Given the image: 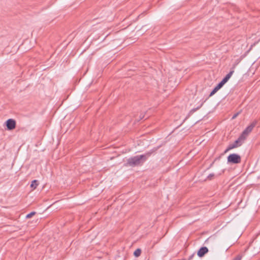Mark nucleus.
Listing matches in <instances>:
<instances>
[{
	"label": "nucleus",
	"instance_id": "9",
	"mask_svg": "<svg viewBox=\"0 0 260 260\" xmlns=\"http://www.w3.org/2000/svg\"><path fill=\"white\" fill-rule=\"evenodd\" d=\"M38 181L36 180H34L31 182V183L30 184V187L32 188L33 189H35L37 188V187L38 185Z\"/></svg>",
	"mask_w": 260,
	"mask_h": 260
},
{
	"label": "nucleus",
	"instance_id": "12",
	"mask_svg": "<svg viewBox=\"0 0 260 260\" xmlns=\"http://www.w3.org/2000/svg\"><path fill=\"white\" fill-rule=\"evenodd\" d=\"M35 214H36V212H30V213L26 215V217L27 218H31L33 215H35Z\"/></svg>",
	"mask_w": 260,
	"mask_h": 260
},
{
	"label": "nucleus",
	"instance_id": "3",
	"mask_svg": "<svg viewBox=\"0 0 260 260\" xmlns=\"http://www.w3.org/2000/svg\"><path fill=\"white\" fill-rule=\"evenodd\" d=\"M244 139L243 138H241V136L239 137V138L236 140L233 144H231L229 145L228 148L224 151V153H226L229 150L233 149L234 148H237L242 145V142L243 141Z\"/></svg>",
	"mask_w": 260,
	"mask_h": 260
},
{
	"label": "nucleus",
	"instance_id": "15",
	"mask_svg": "<svg viewBox=\"0 0 260 260\" xmlns=\"http://www.w3.org/2000/svg\"><path fill=\"white\" fill-rule=\"evenodd\" d=\"M214 176V175H213V174H210V175L208 176V178H211L212 176Z\"/></svg>",
	"mask_w": 260,
	"mask_h": 260
},
{
	"label": "nucleus",
	"instance_id": "8",
	"mask_svg": "<svg viewBox=\"0 0 260 260\" xmlns=\"http://www.w3.org/2000/svg\"><path fill=\"white\" fill-rule=\"evenodd\" d=\"M223 86V84L220 82L213 89V90L211 92L210 94V96H212L214 95L218 90H219L222 86Z\"/></svg>",
	"mask_w": 260,
	"mask_h": 260
},
{
	"label": "nucleus",
	"instance_id": "1",
	"mask_svg": "<svg viewBox=\"0 0 260 260\" xmlns=\"http://www.w3.org/2000/svg\"><path fill=\"white\" fill-rule=\"evenodd\" d=\"M153 152L154 151L151 150L144 154L132 157L127 159V164L131 167L142 165Z\"/></svg>",
	"mask_w": 260,
	"mask_h": 260
},
{
	"label": "nucleus",
	"instance_id": "7",
	"mask_svg": "<svg viewBox=\"0 0 260 260\" xmlns=\"http://www.w3.org/2000/svg\"><path fill=\"white\" fill-rule=\"evenodd\" d=\"M208 252V249L206 247H202L198 251V255L199 257H202Z\"/></svg>",
	"mask_w": 260,
	"mask_h": 260
},
{
	"label": "nucleus",
	"instance_id": "11",
	"mask_svg": "<svg viewBox=\"0 0 260 260\" xmlns=\"http://www.w3.org/2000/svg\"><path fill=\"white\" fill-rule=\"evenodd\" d=\"M200 108V107H197V108H193L192 109H191L189 113H188V116H190L191 115H192L194 112H196L198 109H199V108Z\"/></svg>",
	"mask_w": 260,
	"mask_h": 260
},
{
	"label": "nucleus",
	"instance_id": "5",
	"mask_svg": "<svg viewBox=\"0 0 260 260\" xmlns=\"http://www.w3.org/2000/svg\"><path fill=\"white\" fill-rule=\"evenodd\" d=\"M6 126L8 130L14 129L16 127V121L13 119H9L6 122Z\"/></svg>",
	"mask_w": 260,
	"mask_h": 260
},
{
	"label": "nucleus",
	"instance_id": "14",
	"mask_svg": "<svg viewBox=\"0 0 260 260\" xmlns=\"http://www.w3.org/2000/svg\"><path fill=\"white\" fill-rule=\"evenodd\" d=\"M239 115V113H237L233 115L232 119H235L238 115Z\"/></svg>",
	"mask_w": 260,
	"mask_h": 260
},
{
	"label": "nucleus",
	"instance_id": "10",
	"mask_svg": "<svg viewBox=\"0 0 260 260\" xmlns=\"http://www.w3.org/2000/svg\"><path fill=\"white\" fill-rule=\"evenodd\" d=\"M141 250L140 249H137L134 253V255L136 256V257H138L141 254Z\"/></svg>",
	"mask_w": 260,
	"mask_h": 260
},
{
	"label": "nucleus",
	"instance_id": "4",
	"mask_svg": "<svg viewBox=\"0 0 260 260\" xmlns=\"http://www.w3.org/2000/svg\"><path fill=\"white\" fill-rule=\"evenodd\" d=\"M228 161L233 164H239L241 162V157L237 154H231L228 157Z\"/></svg>",
	"mask_w": 260,
	"mask_h": 260
},
{
	"label": "nucleus",
	"instance_id": "2",
	"mask_svg": "<svg viewBox=\"0 0 260 260\" xmlns=\"http://www.w3.org/2000/svg\"><path fill=\"white\" fill-rule=\"evenodd\" d=\"M256 124V121H253L249 126H248L242 132L241 136V138H243L244 140L246 138L247 136L250 133Z\"/></svg>",
	"mask_w": 260,
	"mask_h": 260
},
{
	"label": "nucleus",
	"instance_id": "6",
	"mask_svg": "<svg viewBox=\"0 0 260 260\" xmlns=\"http://www.w3.org/2000/svg\"><path fill=\"white\" fill-rule=\"evenodd\" d=\"M235 68V65L234 66V67L231 69V71L225 76V77L220 82L223 85L228 82V81L230 79V78L231 77V76L234 73Z\"/></svg>",
	"mask_w": 260,
	"mask_h": 260
},
{
	"label": "nucleus",
	"instance_id": "13",
	"mask_svg": "<svg viewBox=\"0 0 260 260\" xmlns=\"http://www.w3.org/2000/svg\"><path fill=\"white\" fill-rule=\"evenodd\" d=\"M241 258H242V256L240 255H238L233 260H241Z\"/></svg>",
	"mask_w": 260,
	"mask_h": 260
}]
</instances>
